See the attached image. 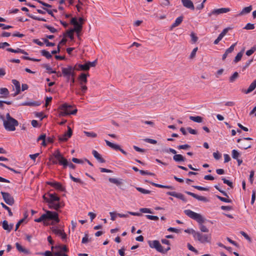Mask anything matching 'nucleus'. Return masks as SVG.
Listing matches in <instances>:
<instances>
[{
    "label": "nucleus",
    "instance_id": "6e6552de",
    "mask_svg": "<svg viewBox=\"0 0 256 256\" xmlns=\"http://www.w3.org/2000/svg\"><path fill=\"white\" fill-rule=\"evenodd\" d=\"M54 156L58 160V163L62 165L64 168L68 166V160L60 153L58 150H57L54 153Z\"/></svg>",
    "mask_w": 256,
    "mask_h": 256
},
{
    "label": "nucleus",
    "instance_id": "9b49d317",
    "mask_svg": "<svg viewBox=\"0 0 256 256\" xmlns=\"http://www.w3.org/2000/svg\"><path fill=\"white\" fill-rule=\"evenodd\" d=\"M68 132H66L64 134L60 135L58 136V140L60 142H64L67 141L68 138H70L72 134V129L70 127L68 126Z\"/></svg>",
    "mask_w": 256,
    "mask_h": 256
},
{
    "label": "nucleus",
    "instance_id": "774afa93",
    "mask_svg": "<svg viewBox=\"0 0 256 256\" xmlns=\"http://www.w3.org/2000/svg\"><path fill=\"white\" fill-rule=\"evenodd\" d=\"M41 254L44 256H54V253L52 254L51 252L48 250H47L44 253H42Z\"/></svg>",
    "mask_w": 256,
    "mask_h": 256
},
{
    "label": "nucleus",
    "instance_id": "864d4df0",
    "mask_svg": "<svg viewBox=\"0 0 256 256\" xmlns=\"http://www.w3.org/2000/svg\"><path fill=\"white\" fill-rule=\"evenodd\" d=\"M192 186L199 190H204V191L209 190V188H204V187H202V186Z\"/></svg>",
    "mask_w": 256,
    "mask_h": 256
},
{
    "label": "nucleus",
    "instance_id": "7ed1b4c3",
    "mask_svg": "<svg viewBox=\"0 0 256 256\" xmlns=\"http://www.w3.org/2000/svg\"><path fill=\"white\" fill-rule=\"evenodd\" d=\"M0 118L3 120L4 127L7 130L14 131L16 126L18 124V120L11 117L9 113L6 114V118L3 116H0Z\"/></svg>",
    "mask_w": 256,
    "mask_h": 256
},
{
    "label": "nucleus",
    "instance_id": "bb28decb",
    "mask_svg": "<svg viewBox=\"0 0 256 256\" xmlns=\"http://www.w3.org/2000/svg\"><path fill=\"white\" fill-rule=\"evenodd\" d=\"M150 184L152 185L155 186L156 187H158V188H165L170 189V190H174V186H164V185L156 184V183H154L153 182H150Z\"/></svg>",
    "mask_w": 256,
    "mask_h": 256
},
{
    "label": "nucleus",
    "instance_id": "0eeeda50",
    "mask_svg": "<svg viewBox=\"0 0 256 256\" xmlns=\"http://www.w3.org/2000/svg\"><path fill=\"white\" fill-rule=\"evenodd\" d=\"M194 238L195 240H196L202 243L208 242H209L211 236L210 234H202L198 232H196L194 233Z\"/></svg>",
    "mask_w": 256,
    "mask_h": 256
},
{
    "label": "nucleus",
    "instance_id": "9d476101",
    "mask_svg": "<svg viewBox=\"0 0 256 256\" xmlns=\"http://www.w3.org/2000/svg\"><path fill=\"white\" fill-rule=\"evenodd\" d=\"M74 67L72 68V66H69L66 68H62V71L63 75L66 77L67 79L69 80H70V76H74Z\"/></svg>",
    "mask_w": 256,
    "mask_h": 256
},
{
    "label": "nucleus",
    "instance_id": "3c124183",
    "mask_svg": "<svg viewBox=\"0 0 256 256\" xmlns=\"http://www.w3.org/2000/svg\"><path fill=\"white\" fill-rule=\"evenodd\" d=\"M43 40L47 46H53L55 45L54 43L50 42L47 38H43Z\"/></svg>",
    "mask_w": 256,
    "mask_h": 256
},
{
    "label": "nucleus",
    "instance_id": "a18cd8bd",
    "mask_svg": "<svg viewBox=\"0 0 256 256\" xmlns=\"http://www.w3.org/2000/svg\"><path fill=\"white\" fill-rule=\"evenodd\" d=\"M253 62V59H251L248 61H247L244 64L242 68V70L244 71L246 68H247L251 64V63Z\"/></svg>",
    "mask_w": 256,
    "mask_h": 256
},
{
    "label": "nucleus",
    "instance_id": "052dcab7",
    "mask_svg": "<svg viewBox=\"0 0 256 256\" xmlns=\"http://www.w3.org/2000/svg\"><path fill=\"white\" fill-rule=\"evenodd\" d=\"M146 216L148 219L150 220H158V217L157 216H151V215H146Z\"/></svg>",
    "mask_w": 256,
    "mask_h": 256
},
{
    "label": "nucleus",
    "instance_id": "0e129e2a",
    "mask_svg": "<svg viewBox=\"0 0 256 256\" xmlns=\"http://www.w3.org/2000/svg\"><path fill=\"white\" fill-rule=\"evenodd\" d=\"M190 148V146L188 144H183V145H180L178 146V148L179 150H187Z\"/></svg>",
    "mask_w": 256,
    "mask_h": 256
},
{
    "label": "nucleus",
    "instance_id": "2f4dec72",
    "mask_svg": "<svg viewBox=\"0 0 256 256\" xmlns=\"http://www.w3.org/2000/svg\"><path fill=\"white\" fill-rule=\"evenodd\" d=\"M105 142L107 146L115 150H118L119 149H120V146L118 144H113L107 140H105Z\"/></svg>",
    "mask_w": 256,
    "mask_h": 256
},
{
    "label": "nucleus",
    "instance_id": "cd10ccee",
    "mask_svg": "<svg viewBox=\"0 0 256 256\" xmlns=\"http://www.w3.org/2000/svg\"><path fill=\"white\" fill-rule=\"evenodd\" d=\"M183 20V16H180L176 18L175 22H174V24L171 26V29L176 27L178 26L182 22Z\"/></svg>",
    "mask_w": 256,
    "mask_h": 256
},
{
    "label": "nucleus",
    "instance_id": "c756f323",
    "mask_svg": "<svg viewBox=\"0 0 256 256\" xmlns=\"http://www.w3.org/2000/svg\"><path fill=\"white\" fill-rule=\"evenodd\" d=\"M173 159L176 162H184L186 160V158L180 154H175L173 156Z\"/></svg>",
    "mask_w": 256,
    "mask_h": 256
},
{
    "label": "nucleus",
    "instance_id": "5fc2aeb1",
    "mask_svg": "<svg viewBox=\"0 0 256 256\" xmlns=\"http://www.w3.org/2000/svg\"><path fill=\"white\" fill-rule=\"evenodd\" d=\"M86 135L88 137L96 138V134L94 132H84Z\"/></svg>",
    "mask_w": 256,
    "mask_h": 256
},
{
    "label": "nucleus",
    "instance_id": "a211bd4d",
    "mask_svg": "<svg viewBox=\"0 0 256 256\" xmlns=\"http://www.w3.org/2000/svg\"><path fill=\"white\" fill-rule=\"evenodd\" d=\"M185 192L186 194H188L191 196L192 197H194V198L198 200L203 201V202H207L208 201V200L206 197L198 196V195H197L193 192H190L186 191Z\"/></svg>",
    "mask_w": 256,
    "mask_h": 256
},
{
    "label": "nucleus",
    "instance_id": "aec40b11",
    "mask_svg": "<svg viewBox=\"0 0 256 256\" xmlns=\"http://www.w3.org/2000/svg\"><path fill=\"white\" fill-rule=\"evenodd\" d=\"M54 248L56 249V251H60L62 252H67L68 251V248L64 245H58V246H55L54 247V246H52V250Z\"/></svg>",
    "mask_w": 256,
    "mask_h": 256
},
{
    "label": "nucleus",
    "instance_id": "a878e982",
    "mask_svg": "<svg viewBox=\"0 0 256 256\" xmlns=\"http://www.w3.org/2000/svg\"><path fill=\"white\" fill-rule=\"evenodd\" d=\"M92 154L100 162H104L105 160L102 158L100 156V154L96 150H93L92 152Z\"/></svg>",
    "mask_w": 256,
    "mask_h": 256
},
{
    "label": "nucleus",
    "instance_id": "393cba45",
    "mask_svg": "<svg viewBox=\"0 0 256 256\" xmlns=\"http://www.w3.org/2000/svg\"><path fill=\"white\" fill-rule=\"evenodd\" d=\"M256 88V79L254 80L253 82L250 84V86L246 90H244V92L246 94H249L253 91Z\"/></svg>",
    "mask_w": 256,
    "mask_h": 256
},
{
    "label": "nucleus",
    "instance_id": "603ef678",
    "mask_svg": "<svg viewBox=\"0 0 256 256\" xmlns=\"http://www.w3.org/2000/svg\"><path fill=\"white\" fill-rule=\"evenodd\" d=\"M47 29H48L52 33H55L57 32V30L50 26L46 24L44 26Z\"/></svg>",
    "mask_w": 256,
    "mask_h": 256
},
{
    "label": "nucleus",
    "instance_id": "473e14b6",
    "mask_svg": "<svg viewBox=\"0 0 256 256\" xmlns=\"http://www.w3.org/2000/svg\"><path fill=\"white\" fill-rule=\"evenodd\" d=\"M252 145L250 144H247L245 140H243L242 142L240 143V145L238 147L242 149L246 150L248 148H251Z\"/></svg>",
    "mask_w": 256,
    "mask_h": 256
},
{
    "label": "nucleus",
    "instance_id": "412c9836",
    "mask_svg": "<svg viewBox=\"0 0 256 256\" xmlns=\"http://www.w3.org/2000/svg\"><path fill=\"white\" fill-rule=\"evenodd\" d=\"M2 226L4 230H7L8 232H10L12 230L14 224H10V225L8 224V222L6 220H4L2 222Z\"/></svg>",
    "mask_w": 256,
    "mask_h": 256
},
{
    "label": "nucleus",
    "instance_id": "ea45409f",
    "mask_svg": "<svg viewBox=\"0 0 256 256\" xmlns=\"http://www.w3.org/2000/svg\"><path fill=\"white\" fill-rule=\"evenodd\" d=\"M41 54L48 59L52 57L51 54L46 50H42Z\"/></svg>",
    "mask_w": 256,
    "mask_h": 256
},
{
    "label": "nucleus",
    "instance_id": "de8ad7c7",
    "mask_svg": "<svg viewBox=\"0 0 256 256\" xmlns=\"http://www.w3.org/2000/svg\"><path fill=\"white\" fill-rule=\"evenodd\" d=\"M0 94L6 96L9 94V92L6 88H2L0 89Z\"/></svg>",
    "mask_w": 256,
    "mask_h": 256
},
{
    "label": "nucleus",
    "instance_id": "8fccbe9b",
    "mask_svg": "<svg viewBox=\"0 0 256 256\" xmlns=\"http://www.w3.org/2000/svg\"><path fill=\"white\" fill-rule=\"evenodd\" d=\"M256 50V48L255 46L252 47L250 50L246 52V54L248 56H251Z\"/></svg>",
    "mask_w": 256,
    "mask_h": 256
},
{
    "label": "nucleus",
    "instance_id": "e2e57ef3",
    "mask_svg": "<svg viewBox=\"0 0 256 256\" xmlns=\"http://www.w3.org/2000/svg\"><path fill=\"white\" fill-rule=\"evenodd\" d=\"M244 28L246 30H253L254 28V24L248 23L246 24Z\"/></svg>",
    "mask_w": 256,
    "mask_h": 256
},
{
    "label": "nucleus",
    "instance_id": "b1692460",
    "mask_svg": "<svg viewBox=\"0 0 256 256\" xmlns=\"http://www.w3.org/2000/svg\"><path fill=\"white\" fill-rule=\"evenodd\" d=\"M74 26V28H72V30H74L78 36H79L80 33L82 29V24L78 22Z\"/></svg>",
    "mask_w": 256,
    "mask_h": 256
},
{
    "label": "nucleus",
    "instance_id": "4be33fe9",
    "mask_svg": "<svg viewBox=\"0 0 256 256\" xmlns=\"http://www.w3.org/2000/svg\"><path fill=\"white\" fill-rule=\"evenodd\" d=\"M74 69L76 70H89L86 62L84 64H76L74 66Z\"/></svg>",
    "mask_w": 256,
    "mask_h": 256
},
{
    "label": "nucleus",
    "instance_id": "c03bdc74",
    "mask_svg": "<svg viewBox=\"0 0 256 256\" xmlns=\"http://www.w3.org/2000/svg\"><path fill=\"white\" fill-rule=\"evenodd\" d=\"M28 16L32 18L33 20H39V21H42V22H46V20L44 18H39V17H38L36 16H35L34 15H32V14H28Z\"/></svg>",
    "mask_w": 256,
    "mask_h": 256
},
{
    "label": "nucleus",
    "instance_id": "69168bd1",
    "mask_svg": "<svg viewBox=\"0 0 256 256\" xmlns=\"http://www.w3.org/2000/svg\"><path fill=\"white\" fill-rule=\"evenodd\" d=\"M214 188H215L216 190H218L219 192H221V193H222L224 196H226V197H228V195L227 193H226V192H224V190H220V189L219 188V187L218 186H217V185L214 186Z\"/></svg>",
    "mask_w": 256,
    "mask_h": 256
},
{
    "label": "nucleus",
    "instance_id": "f257e3e1",
    "mask_svg": "<svg viewBox=\"0 0 256 256\" xmlns=\"http://www.w3.org/2000/svg\"><path fill=\"white\" fill-rule=\"evenodd\" d=\"M44 201L48 203L50 208L54 209L58 212L64 206V203L55 193H48L42 196Z\"/></svg>",
    "mask_w": 256,
    "mask_h": 256
},
{
    "label": "nucleus",
    "instance_id": "f03ea898",
    "mask_svg": "<svg viewBox=\"0 0 256 256\" xmlns=\"http://www.w3.org/2000/svg\"><path fill=\"white\" fill-rule=\"evenodd\" d=\"M184 213L190 218L196 220L200 224V229L201 232H208V229L202 223L204 222L205 218L200 214L196 213L190 210H184Z\"/></svg>",
    "mask_w": 256,
    "mask_h": 256
},
{
    "label": "nucleus",
    "instance_id": "680f3d73",
    "mask_svg": "<svg viewBox=\"0 0 256 256\" xmlns=\"http://www.w3.org/2000/svg\"><path fill=\"white\" fill-rule=\"evenodd\" d=\"M70 177L72 181H74L76 182L82 183V180L78 178H76L74 177L72 174L70 175Z\"/></svg>",
    "mask_w": 256,
    "mask_h": 256
},
{
    "label": "nucleus",
    "instance_id": "37998d69",
    "mask_svg": "<svg viewBox=\"0 0 256 256\" xmlns=\"http://www.w3.org/2000/svg\"><path fill=\"white\" fill-rule=\"evenodd\" d=\"M136 189L140 192L142 194H149L150 193V191L149 190H146V189H144L143 188H140V187H136Z\"/></svg>",
    "mask_w": 256,
    "mask_h": 256
},
{
    "label": "nucleus",
    "instance_id": "6ab92c4d",
    "mask_svg": "<svg viewBox=\"0 0 256 256\" xmlns=\"http://www.w3.org/2000/svg\"><path fill=\"white\" fill-rule=\"evenodd\" d=\"M89 76V74H86L84 73H82L78 77V79L80 80V85L82 84H85L88 80H87V77Z\"/></svg>",
    "mask_w": 256,
    "mask_h": 256
},
{
    "label": "nucleus",
    "instance_id": "bf43d9fd",
    "mask_svg": "<svg viewBox=\"0 0 256 256\" xmlns=\"http://www.w3.org/2000/svg\"><path fill=\"white\" fill-rule=\"evenodd\" d=\"M54 256H68L67 254L62 252L60 251L54 252Z\"/></svg>",
    "mask_w": 256,
    "mask_h": 256
},
{
    "label": "nucleus",
    "instance_id": "20e7f679",
    "mask_svg": "<svg viewBox=\"0 0 256 256\" xmlns=\"http://www.w3.org/2000/svg\"><path fill=\"white\" fill-rule=\"evenodd\" d=\"M60 114L61 116H66L70 114H75L77 112V109H72V106L66 104L61 105L60 107Z\"/></svg>",
    "mask_w": 256,
    "mask_h": 256
},
{
    "label": "nucleus",
    "instance_id": "dca6fc26",
    "mask_svg": "<svg viewBox=\"0 0 256 256\" xmlns=\"http://www.w3.org/2000/svg\"><path fill=\"white\" fill-rule=\"evenodd\" d=\"M182 2L184 7L192 10H194V5L190 0H182Z\"/></svg>",
    "mask_w": 256,
    "mask_h": 256
},
{
    "label": "nucleus",
    "instance_id": "e433bc0d",
    "mask_svg": "<svg viewBox=\"0 0 256 256\" xmlns=\"http://www.w3.org/2000/svg\"><path fill=\"white\" fill-rule=\"evenodd\" d=\"M88 90L87 86L85 84L80 85V90L77 92V94L80 95H83Z\"/></svg>",
    "mask_w": 256,
    "mask_h": 256
},
{
    "label": "nucleus",
    "instance_id": "ddd939ff",
    "mask_svg": "<svg viewBox=\"0 0 256 256\" xmlns=\"http://www.w3.org/2000/svg\"><path fill=\"white\" fill-rule=\"evenodd\" d=\"M52 230L54 234L60 236L62 240L66 239V235L63 230L58 229L56 227H52Z\"/></svg>",
    "mask_w": 256,
    "mask_h": 256
},
{
    "label": "nucleus",
    "instance_id": "09e8293b",
    "mask_svg": "<svg viewBox=\"0 0 256 256\" xmlns=\"http://www.w3.org/2000/svg\"><path fill=\"white\" fill-rule=\"evenodd\" d=\"M216 197L220 200L225 202L230 203L232 202V200L230 199H228V198H224V197H222V196H216Z\"/></svg>",
    "mask_w": 256,
    "mask_h": 256
},
{
    "label": "nucleus",
    "instance_id": "c9c22d12",
    "mask_svg": "<svg viewBox=\"0 0 256 256\" xmlns=\"http://www.w3.org/2000/svg\"><path fill=\"white\" fill-rule=\"evenodd\" d=\"M190 119L194 122H198V123L202 122V118L200 116H190Z\"/></svg>",
    "mask_w": 256,
    "mask_h": 256
},
{
    "label": "nucleus",
    "instance_id": "5701e85b",
    "mask_svg": "<svg viewBox=\"0 0 256 256\" xmlns=\"http://www.w3.org/2000/svg\"><path fill=\"white\" fill-rule=\"evenodd\" d=\"M12 82L16 87V91L14 94V96L18 94L20 92V86L19 82L16 80H12Z\"/></svg>",
    "mask_w": 256,
    "mask_h": 256
},
{
    "label": "nucleus",
    "instance_id": "7c9ffc66",
    "mask_svg": "<svg viewBox=\"0 0 256 256\" xmlns=\"http://www.w3.org/2000/svg\"><path fill=\"white\" fill-rule=\"evenodd\" d=\"M16 246L18 251H19L20 252H23L24 254H28V250L24 248L18 242H16Z\"/></svg>",
    "mask_w": 256,
    "mask_h": 256
},
{
    "label": "nucleus",
    "instance_id": "6e6d98bb",
    "mask_svg": "<svg viewBox=\"0 0 256 256\" xmlns=\"http://www.w3.org/2000/svg\"><path fill=\"white\" fill-rule=\"evenodd\" d=\"M140 212L143 213H148L152 214L153 212L151 211L150 208H141L140 210Z\"/></svg>",
    "mask_w": 256,
    "mask_h": 256
},
{
    "label": "nucleus",
    "instance_id": "49530a36",
    "mask_svg": "<svg viewBox=\"0 0 256 256\" xmlns=\"http://www.w3.org/2000/svg\"><path fill=\"white\" fill-rule=\"evenodd\" d=\"M0 204H1V206H2V207L3 208H4L6 210H8V214H9L10 216H12V212L11 211L10 208L9 207L6 206L3 202H1Z\"/></svg>",
    "mask_w": 256,
    "mask_h": 256
},
{
    "label": "nucleus",
    "instance_id": "13d9d810",
    "mask_svg": "<svg viewBox=\"0 0 256 256\" xmlns=\"http://www.w3.org/2000/svg\"><path fill=\"white\" fill-rule=\"evenodd\" d=\"M74 32H75L74 30H73L72 29L69 30L67 32V34H68V36H69V38L71 40H73L74 39Z\"/></svg>",
    "mask_w": 256,
    "mask_h": 256
},
{
    "label": "nucleus",
    "instance_id": "423d86ee",
    "mask_svg": "<svg viewBox=\"0 0 256 256\" xmlns=\"http://www.w3.org/2000/svg\"><path fill=\"white\" fill-rule=\"evenodd\" d=\"M148 244L151 248H155L158 252L163 254L166 253L170 249V246H168L166 248H164L159 241L157 240L149 241Z\"/></svg>",
    "mask_w": 256,
    "mask_h": 256
},
{
    "label": "nucleus",
    "instance_id": "a19ab883",
    "mask_svg": "<svg viewBox=\"0 0 256 256\" xmlns=\"http://www.w3.org/2000/svg\"><path fill=\"white\" fill-rule=\"evenodd\" d=\"M238 77V72H234V74L230 78V82H233Z\"/></svg>",
    "mask_w": 256,
    "mask_h": 256
},
{
    "label": "nucleus",
    "instance_id": "f3484780",
    "mask_svg": "<svg viewBox=\"0 0 256 256\" xmlns=\"http://www.w3.org/2000/svg\"><path fill=\"white\" fill-rule=\"evenodd\" d=\"M236 42L232 44L228 48L227 50H226L224 54L222 55V60H224L228 55L229 54H230L232 53L234 50V48L236 46Z\"/></svg>",
    "mask_w": 256,
    "mask_h": 256
},
{
    "label": "nucleus",
    "instance_id": "72a5a7b5",
    "mask_svg": "<svg viewBox=\"0 0 256 256\" xmlns=\"http://www.w3.org/2000/svg\"><path fill=\"white\" fill-rule=\"evenodd\" d=\"M252 10V6H249L244 8L241 12L238 14L239 16L244 15L245 14L250 13Z\"/></svg>",
    "mask_w": 256,
    "mask_h": 256
},
{
    "label": "nucleus",
    "instance_id": "f8f14e48",
    "mask_svg": "<svg viewBox=\"0 0 256 256\" xmlns=\"http://www.w3.org/2000/svg\"><path fill=\"white\" fill-rule=\"evenodd\" d=\"M1 194L5 202L8 204L12 206L14 204V199L9 193L2 192Z\"/></svg>",
    "mask_w": 256,
    "mask_h": 256
},
{
    "label": "nucleus",
    "instance_id": "4d7b16f0",
    "mask_svg": "<svg viewBox=\"0 0 256 256\" xmlns=\"http://www.w3.org/2000/svg\"><path fill=\"white\" fill-rule=\"evenodd\" d=\"M222 180H223L224 184H228L229 186H230L232 188L233 187L232 182L229 181L228 180H227L226 178H222Z\"/></svg>",
    "mask_w": 256,
    "mask_h": 256
},
{
    "label": "nucleus",
    "instance_id": "1a4fd4ad",
    "mask_svg": "<svg viewBox=\"0 0 256 256\" xmlns=\"http://www.w3.org/2000/svg\"><path fill=\"white\" fill-rule=\"evenodd\" d=\"M230 10V8H220L218 9H214L208 14V16L210 17H216L217 16L226 13Z\"/></svg>",
    "mask_w": 256,
    "mask_h": 256
},
{
    "label": "nucleus",
    "instance_id": "4468645a",
    "mask_svg": "<svg viewBox=\"0 0 256 256\" xmlns=\"http://www.w3.org/2000/svg\"><path fill=\"white\" fill-rule=\"evenodd\" d=\"M166 194L176 198L184 202H186L187 201L186 198H185L184 195L181 193H177L175 192H166Z\"/></svg>",
    "mask_w": 256,
    "mask_h": 256
},
{
    "label": "nucleus",
    "instance_id": "79ce46f5",
    "mask_svg": "<svg viewBox=\"0 0 256 256\" xmlns=\"http://www.w3.org/2000/svg\"><path fill=\"white\" fill-rule=\"evenodd\" d=\"M108 180L110 182L118 186L121 184V182L117 178H109Z\"/></svg>",
    "mask_w": 256,
    "mask_h": 256
},
{
    "label": "nucleus",
    "instance_id": "2eb2a0df",
    "mask_svg": "<svg viewBox=\"0 0 256 256\" xmlns=\"http://www.w3.org/2000/svg\"><path fill=\"white\" fill-rule=\"evenodd\" d=\"M47 184L50 185L56 190H60V191H64V188L62 186L60 183L54 181V182H47Z\"/></svg>",
    "mask_w": 256,
    "mask_h": 256
},
{
    "label": "nucleus",
    "instance_id": "39448f33",
    "mask_svg": "<svg viewBox=\"0 0 256 256\" xmlns=\"http://www.w3.org/2000/svg\"><path fill=\"white\" fill-rule=\"evenodd\" d=\"M40 218L43 221L48 220H52L56 223H58L60 222L58 214L55 212L46 210V213L42 214Z\"/></svg>",
    "mask_w": 256,
    "mask_h": 256
},
{
    "label": "nucleus",
    "instance_id": "58836bf2",
    "mask_svg": "<svg viewBox=\"0 0 256 256\" xmlns=\"http://www.w3.org/2000/svg\"><path fill=\"white\" fill-rule=\"evenodd\" d=\"M232 156L234 159L236 160L239 158L240 154L238 150H233L232 152Z\"/></svg>",
    "mask_w": 256,
    "mask_h": 256
},
{
    "label": "nucleus",
    "instance_id": "338daca9",
    "mask_svg": "<svg viewBox=\"0 0 256 256\" xmlns=\"http://www.w3.org/2000/svg\"><path fill=\"white\" fill-rule=\"evenodd\" d=\"M110 214L111 217V220H114L116 218V217L118 216L117 213L115 212H110Z\"/></svg>",
    "mask_w": 256,
    "mask_h": 256
},
{
    "label": "nucleus",
    "instance_id": "4c0bfd02",
    "mask_svg": "<svg viewBox=\"0 0 256 256\" xmlns=\"http://www.w3.org/2000/svg\"><path fill=\"white\" fill-rule=\"evenodd\" d=\"M244 51V50H243L237 54L234 60V62L236 63L241 60L243 55Z\"/></svg>",
    "mask_w": 256,
    "mask_h": 256
},
{
    "label": "nucleus",
    "instance_id": "f704fd0d",
    "mask_svg": "<svg viewBox=\"0 0 256 256\" xmlns=\"http://www.w3.org/2000/svg\"><path fill=\"white\" fill-rule=\"evenodd\" d=\"M22 105L28 106H38L40 105V102H24L22 104Z\"/></svg>",
    "mask_w": 256,
    "mask_h": 256
},
{
    "label": "nucleus",
    "instance_id": "c85d7f7f",
    "mask_svg": "<svg viewBox=\"0 0 256 256\" xmlns=\"http://www.w3.org/2000/svg\"><path fill=\"white\" fill-rule=\"evenodd\" d=\"M6 50L10 52H14V53H21L25 54H27V52H26L24 50H22L20 48H18L16 50H14L12 48H8Z\"/></svg>",
    "mask_w": 256,
    "mask_h": 256
}]
</instances>
